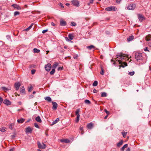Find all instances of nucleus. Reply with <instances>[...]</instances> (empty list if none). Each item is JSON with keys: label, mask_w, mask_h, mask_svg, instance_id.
I'll return each mask as SVG.
<instances>
[{"label": "nucleus", "mask_w": 151, "mask_h": 151, "mask_svg": "<svg viewBox=\"0 0 151 151\" xmlns=\"http://www.w3.org/2000/svg\"><path fill=\"white\" fill-rule=\"evenodd\" d=\"M116 60L118 61L120 64H122V61L121 60H123L127 58L126 56L124 55L120 54L116 55Z\"/></svg>", "instance_id": "nucleus-1"}, {"label": "nucleus", "mask_w": 151, "mask_h": 151, "mask_svg": "<svg viewBox=\"0 0 151 151\" xmlns=\"http://www.w3.org/2000/svg\"><path fill=\"white\" fill-rule=\"evenodd\" d=\"M135 58L137 61L140 62L143 60V57L141 53L137 52L135 53Z\"/></svg>", "instance_id": "nucleus-2"}, {"label": "nucleus", "mask_w": 151, "mask_h": 151, "mask_svg": "<svg viewBox=\"0 0 151 151\" xmlns=\"http://www.w3.org/2000/svg\"><path fill=\"white\" fill-rule=\"evenodd\" d=\"M136 6V4H128L127 7V9L129 10H134Z\"/></svg>", "instance_id": "nucleus-3"}, {"label": "nucleus", "mask_w": 151, "mask_h": 151, "mask_svg": "<svg viewBox=\"0 0 151 151\" xmlns=\"http://www.w3.org/2000/svg\"><path fill=\"white\" fill-rule=\"evenodd\" d=\"M117 9V8L114 6H111L105 8V10L107 11H116Z\"/></svg>", "instance_id": "nucleus-4"}, {"label": "nucleus", "mask_w": 151, "mask_h": 151, "mask_svg": "<svg viewBox=\"0 0 151 151\" xmlns=\"http://www.w3.org/2000/svg\"><path fill=\"white\" fill-rule=\"evenodd\" d=\"M38 148L40 149H45L46 147V145L42 143L41 144L39 142H37Z\"/></svg>", "instance_id": "nucleus-5"}, {"label": "nucleus", "mask_w": 151, "mask_h": 151, "mask_svg": "<svg viewBox=\"0 0 151 151\" xmlns=\"http://www.w3.org/2000/svg\"><path fill=\"white\" fill-rule=\"evenodd\" d=\"M51 67V64L50 63H48L45 65V69L47 71H49L50 70Z\"/></svg>", "instance_id": "nucleus-6"}, {"label": "nucleus", "mask_w": 151, "mask_h": 151, "mask_svg": "<svg viewBox=\"0 0 151 151\" xmlns=\"http://www.w3.org/2000/svg\"><path fill=\"white\" fill-rule=\"evenodd\" d=\"M20 86V84L19 82L16 83L14 85V86L16 90L17 91H18L19 89Z\"/></svg>", "instance_id": "nucleus-7"}, {"label": "nucleus", "mask_w": 151, "mask_h": 151, "mask_svg": "<svg viewBox=\"0 0 151 151\" xmlns=\"http://www.w3.org/2000/svg\"><path fill=\"white\" fill-rule=\"evenodd\" d=\"M72 4L74 6L78 7L79 6V2L77 0H73L72 1Z\"/></svg>", "instance_id": "nucleus-8"}, {"label": "nucleus", "mask_w": 151, "mask_h": 151, "mask_svg": "<svg viewBox=\"0 0 151 151\" xmlns=\"http://www.w3.org/2000/svg\"><path fill=\"white\" fill-rule=\"evenodd\" d=\"M52 104L53 105L52 109H53L56 110L57 109L58 107V104L57 103L55 102H52Z\"/></svg>", "instance_id": "nucleus-9"}, {"label": "nucleus", "mask_w": 151, "mask_h": 151, "mask_svg": "<svg viewBox=\"0 0 151 151\" xmlns=\"http://www.w3.org/2000/svg\"><path fill=\"white\" fill-rule=\"evenodd\" d=\"M138 18L139 19V20L140 22H142L145 19L144 17V16L140 14H138Z\"/></svg>", "instance_id": "nucleus-10"}, {"label": "nucleus", "mask_w": 151, "mask_h": 151, "mask_svg": "<svg viewBox=\"0 0 151 151\" xmlns=\"http://www.w3.org/2000/svg\"><path fill=\"white\" fill-rule=\"evenodd\" d=\"M93 123L91 122L87 124V127L89 129H91L93 127Z\"/></svg>", "instance_id": "nucleus-11"}, {"label": "nucleus", "mask_w": 151, "mask_h": 151, "mask_svg": "<svg viewBox=\"0 0 151 151\" xmlns=\"http://www.w3.org/2000/svg\"><path fill=\"white\" fill-rule=\"evenodd\" d=\"M66 22L63 20H61L60 22V25L61 26H65L66 25Z\"/></svg>", "instance_id": "nucleus-12"}, {"label": "nucleus", "mask_w": 151, "mask_h": 151, "mask_svg": "<svg viewBox=\"0 0 151 151\" xmlns=\"http://www.w3.org/2000/svg\"><path fill=\"white\" fill-rule=\"evenodd\" d=\"M3 103L4 104L7 105H9L11 104V102L9 100L7 99L5 100L4 101Z\"/></svg>", "instance_id": "nucleus-13"}, {"label": "nucleus", "mask_w": 151, "mask_h": 151, "mask_svg": "<svg viewBox=\"0 0 151 151\" xmlns=\"http://www.w3.org/2000/svg\"><path fill=\"white\" fill-rule=\"evenodd\" d=\"M60 141L62 142H65L66 143H69L70 142V140L67 139H62Z\"/></svg>", "instance_id": "nucleus-14"}, {"label": "nucleus", "mask_w": 151, "mask_h": 151, "mask_svg": "<svg viewBox=\"0 0 151 151\" xmlns=\"http://www.w3.org/2000/svg\"><path fill=\"white\" fill-rule=\"evenodd\" d=\"M12 6L14 8L16 9H21L19 5L16 4H12Z\"/></svg>", "instance_id": "nucleus-15"}, {"label": "nucleus", "mask_w": 151, "mask_h": 151, "mask_svg": "<svg viewBox=\"0 0 151 151\" xmlns=\"http://www.w3.org/2000/svg\"><path fill=\"white\" fill-rule=\"evenodd\" d=\"M32 131V129L31 128L29 127H27L26 129V132L27 133H31Z\"/></svg>", "instance_id": "nucleus-16"}, {"label": "nucleus", "mask_w": 151, "mask_h": 151, "mask_svg": "<svg viewBox=\"0 0 151 151\" xmlns=\"http://www.w3.org/2000/svg\"><path fill=\"white\" fill-rule=\"evenodd\" d=\"M134 38V37L133 36H129L127 39V40L128 42H130Z\"/></svg>", "instance_id": "nucleus-17"}, {"label": "nucleus", "mask_w": 151, "mask_h": 151, "mask_svg": "<svg viewBox=\"0 0 151 151\" xmlns=\"http://www.w3.org/2000/svg\"><path fill=\"white\" fill-rule=\"evenodd\" d=\"M145 40L147 41H150L151 40V35H147L145 37Z\"/></svg>", "instance_id": "nucleus-18"}, {"label": "nucleus", "mask_w": 151, "mask_h": 151, "mask_svg": "<svg viewBox=\"0 0 151 151\" xmlns=\"http://www.w3.org/2000/svg\"><path fill=\"white\" fill-rule=\"evenodd\" d=\"M25 120V119L23 118H21L17 120V122L19 123H22Z\"/></svg>", "instance_id": "nucleus-19"}, {"label": "nucleus", "mask_w": 151, "mask_h": 151, "mask_svg": "<svg viewBox=\"0 0 151 151\" xmlns=\"http://www.w3.org/2000/svg\"><path fill=\"white\" fill-rule=\"evenodd\" d=\"M45 100L48 101L49 102H51L52 101L51 98L49 96H47L45 98Z\"/></svg>", "instance_id": "nucleus-20"}, {"label": "nucleus", "mask_w": 151, "mask_h": 151, "mask_svg": "<svg viewBox=\"0 0 151 151\" xmlns=\"http://www.w3.org/2000/svg\"><path fill=\"white\" fill-rule=\"evenodd\" d=\"M35 120L37 122L41 123L42 122V120L40 116H37L35 119Z\"/></svg>", "instance_id": "nucleus-21"}, {"label": "nucleus", "mask_w": 151, "mask_h": 151, "mask_svg": "<svg viewBox=\"0 0 151 151\" xmlns=\"http://www.w3.org/2000/svg\"><path fill=\"white\" fill-rule=\"evenodd\" d=\"M68 37L70 40H72L74 38V36H73V34H70L68 35Z\"/></svg>", "instance_id": "nucleus-22"}, {"label": "nucleus", "mask_w": 151, "mask_h": 151, "mask_svg": "<svg viewBox=\"0 0 151 151\" xmlns=\"http://www.w3.org/2000/svg\"><path fill=\"white\" fill-rule=\"evenodd\" d=\"M33 52L34 53H39L40 52V50L37 48H35L33 49Z\"/></svg>", "instance_id": "nucleus-23"}, {"label": "nucleus", "mask_w": 151, "mask_h": 151, "mask_svg": "<svg viewBox=\"0 0 151 151\" xmlns=\"http://www.w3.org/2000/svg\"><path fill=\"white\" fill-rule=\"evenodd\" d=\"M86 48L90 50L95 48V47L93 45H91L89 46H87Z\"/></svg>", "instance_id": "nucleus-24"}, {"label": "nucleus", "mask_w": 151, "mask_h": 151, "mask_svg": "<svg viewBox=\"0 0 151 151\" xmlns=\"http://www.w3.org/2000/svg\"><path fill=\"white\" fill-rule=\"evenodd\" d=\"M128 146V144H126L124 145L121 149V151H124L125 148H126Z\"/></svg>", "instance_id": "nucleus-25"}, {"label": "nucleus", "mask_w": 151, "mask_h": 151, "mask_svg": "<svg viewBox=\"0 0 151 151\" xmlns=\"http://www.w3.org/2000/svg\"><path fill=\"white\" fill-rule=\"evenodd\" d=\"M33 87L31 85H30V87H28V91L29 92L33 90Z\"/></svg>", "instance_id": "nucleus-26"}, {"label": "nucleus", "mask_w": 151, "mask_h": 151, "mask_svg": "<svg viewBox=\"0 0 151 151\" xmlns=\"http://www.w3.org/2000/svg\"><path fill=\"white\" fill-rule=\"evenodd\" d=\"M25 92V90L24 86H23L22 88H20V92L23 93H24Z\"/></svg>", "instance_id": "nucleus-27"}, {"label": "nucleus", "mask_w": 151, "mask_h": 151, "mask_svg": "<svg viewBox=\"0 0 151 151\" xmlns=\"http://www.w3.org/2000/svg\"><path fill=\"white\" fill-rule=\"evenodd\" d=\"M59 119L58 118H57L53 122L52 124V125H53L57 123L59 121Z\"/></svg>", "instance_id": "nucleus-28"}, {"label": "nucleus", "mask_w": 151, "mask_h": 151, "mask_svg": "<svg viewBox=\"0 0 151 151\" xmlns=\"http://www.w3.org/2000/svg\"><path fill=\"white\" fill-rule=\"evenodd\" d=\"M123 142L122 140L120 141V142L117 144V146L118 147H120L122 144Z\"/></svg>", "instance_id": "nucleus-29"}, {"label": "nucleus", "mask_w": 151, "mask_h": 151, "mask_svg": "<svg viewBox=\"0 0 151 151\" xmlns=\"http://www.w3.org/2000/svg\"><path fill=\"white\" fill-rule=\"evenodd\" d=\"M85 103L87 104H91V102L90 101L86 99L85 100Z\"/></svg>", "instance_id": "nucleus-30"}, {"label": "nucleus", "mask_w": 151, "mask_h": 151, "mask_svg": "<svg viewBox=\"0 0 151 151\" xmlns=\"http://www.w3.org/2000/svg\"><path fill=\"white\" fill-rule=\"evenodd\" d=\"M2 89L4 91H8L11 90V88L9 87V88H7L5 87H2Z\"/></svg>", "instance_id": "nucleus-31"}, {"label": "nucleus", "mask_w": 151, "mask_h": 151, "mask_svg": "<svg viewBox=\"0 0 151 151\" xmlns=\"http://www.w3.org/2000/svg\"><path fill=\"white\" fill-rule=\"evenodd\" d=\"M33 24H34L33 23H32L27 28H26L25 29V30L27 31L29 30V29H30L32 28V26L33 25Z\"/></svg>", "instance_id": "nucleus-32"}, {"label": "nucleus", "mask_w": 151, "mask_h": 151, "mask_svg": "<svg viewBox=\"0 0 151 151\" xmlns=\"http://www.w3.org/2000/svg\"><path fill=\"white\" fill-rule=\"evenodd\" d=\"M80 111V109H78L76 110V116H77L78 115L79 116H80V114H79V113Z\"/></svg>", "instance_id": "nucleus-33"}, {"label": "nucleus", "mask_w": 151, "mask_h": 151, "mask_svg": "<svg viewBox=\"0 0 151 151\" xmlns=\"http://www.w3.org/2000/svg\"><path fill=\"white\" fill-rule=\"evenodd\" d=\"M98 82L97 81H94L93 84V86H96L97 85Z\"/></svg>", "instance_id": "nucleus-34"}, {"label": "nucleus", "mask_w": 151, "mask_h": 151, "mask_svg": "<svg viewBox=\"0 0 151 151\" xmlns=\"http://www.w3.org/2000/svg\"><path fill=\"white\" fill-rule=\"evenodd\" d=\"M80 116H79L78 115L77 116L76 119V122L77 123L78 122L79 120Z\"/></svg>", "instance_id": "nucleus-35"}, {"label": "nucleus", "mask_w": 151, "mask_h": 151, "mask_svg": "<svg viewBox=\"0 0 151 151\" xmlns=\"http://www.w3.org/2000/svg\"><path fill=\"white\" fill-rule=\"evenodd\" d=\"M58 63H57L55 62V63L53 65V67L54 68H55L56 67L58 66Z\"/></svg>", "instance_id": "nucleus-36"}, {"label": "nucleus", "mask_w": 151, "mask_h": 151, "mask_svg": "<svg viewBox=\"0 0 151 151\" xmlns=\"http://www.w3.org/2000/svg\"><path fill=\"white\" fill-rule=\"evenodd\" d=\"M20 14V13L19 12L16 11L14 12V16H16L17 15H19Z\"/></svg>", "instance_id": "nucleus-37"}, {"label": "nucleus", "mask_w": 151, "mask_h": 151, "mask_svg": "<svg viewBox=\"0 0 151 151\" xmlns=\"http://www.w3.org/2000/svg\"><path fill=\"white\" fill-rule=\"evenodd\" d=\"M55 72V70L54 69H52V70L50 72V75H53Z\"/></svg>", "instance_id": "nucleus-38"}, {"label": "nucleus", "mask_w": 151, "mask_h": 151, "mask_svg": "<svg viewBox=\"0 0 151 151\" xmlns=\"http://www.w3.org/2000/svg\"><path fill=\"white\" fill-rule=\"evenodd\" d=\"M101 72L100 73L102 75H103L104 73V70L103 68H102V66H101Z\"/></svg>", "instance_id": "nucleus-39"}, {"label": "nucleus", "mask_w": 151, "mask_h": 151, "mask_svg": "<svg viewBox=\"0 0 151 151\" xmlns=\"http://www.w3.org/2000/svg\"><path fill=\"white\" fill-rule=\"evenodd\" d=\"M129 75L130 76H133L134 74V71H132V72H129Z\"/></svg>", "instance_id": "nucleus-40"}, {"label": "nucleus", "mask_w": 151, "mask_h": 151, "mask_svg": "<svg viewBox=\"0 0 151 151\" xmlns=\"http://www.w3.org/2000/svg\"><path fill=\"white\" fill-rule=\"evenodd\" d=\"M122 135H123V137H125L126 136V135L127 134V132H122Z\"/></svg>", "instance_id": "nucleus-41"}, {"label": "nucleus", "mask_w": 151, "mask_h": 151, "mask_svg": "<svg viewBox=\"0 0 151 151\" xmlns=\"http://www.w3.org/2000/svg\"><path fill=\"white\" fill-rule=\"evenodd\" d=\"M78 57V55L77 54H75L73 55V58L75 59H77Z\"/></svg>", "instance_id": "nucleus-42"}, {"label": "nucleus", "mask_w": 151, "mask_h": 151, "mask_svg": "<svg viewBox=\"0 0 151 151\" xmlns=\"http://www.w3.org/2000/svg\"><path fill=\"white\" fill-rule=\"evenodd\" d=\"M34 125L35 127H36L37 128H39V127L37 123H34Z\"/></svg>", "instance_id": "nucleus-43"}, {"label": "nucleus", "mask_w": 151, "mask_h": 151, "mask_svg": "<svg viewBox=\"0 0 151 151\" xmlns=\"http://www.w3.org/2000/svg\"><path fill=\"white\" fill-rule=\"evenodd\" d=\"M65 39L66 41H69L70 42H73L70 40H69L68 38L67 37H65Z\"/></svg>", "instance_id": "nucleus-44"}, {"label": "nucleus", "mask_w": 151, "mask_h": 151, "mask_svg": "<svg viewBox=\"0 0 151 151\" xmlns=\"http://www.w3.org/2000/svg\"><path fill=\"white\" fill-rule=\"evenodd\" d=\"M105 34L107 36H109L110 35V32L108 31H106L105 32Z\"/></svg>", "instance_id": "nucleus-45"}, {"label": "nucleus", "mask_w": 151, "mask_h": 151, "mask_svg": "<svg viewBox=\"0 0 151 151\" xmlns=\"http://www.w3.org/2000/svg\"><path fill=\"white\" fill-rule=\"evenodd\" d=\"M104 112H105L106 114L109 115L110 114V113L109 112L107 111L106 109H104Z\"/></svg>", "instance_id": "nucleus-46"}, {"label": "nucleus", "mask_w": 151, "mask_h": 151, "mask_svg": "<svg viewBox=\"0 0 151 151\" xmlns=\"http://www.w3.org/2000/svg\"><path fill=\"white\" fill-rule=\"evenodd\" d=\"M0 131L2 132H4L5 131V128L3 127L1 129Z\"/></svg>", "instance_id": "nucleus-47"}, {"label": "nucleus", "mask_w": 151, "mask_h": 151, "mask_svg": "<svg viewBox=\"0 0 151 151\" xmlns=\"http://www.w3.org/2000/svg\"><path fill=\"white\" fill-rule=\"evenodd\" d=\"M36 70L35 69H33L32 70H31V73L32 74H34Z\"/></svg>", "instance_id": "nucleus-48"}, {"label": "nucleus", "mask_w": 151, "mask_h": 151, "mask_svg": "<svg viewBox=\"0 0 151 151\" xmlns=\"http://www.w3.org/2000/svg\"><path fill=\"white\" fill-rule=\"evenodd\" d=\"M6 38L8 40H10V39H11V37L9 35H6Z\"/></svg>", "instance_id": "nucleus-49"}, {"label": "nucleus", "mask_w": 151, "mask_h": 151, "mask_svg": "<svg viewBox=\"0 0 151 151\" xmlns=\"http://www.w3.org/2000/svg\"><path fill=\"white\" fill-rule=\"evenodd\" d=\"M123 64L124 65V66L123 65H122V66L123 68H124V66H127V63L124 62V63Z\"/></svg>", "instance_id": "nucleus-50"}, {"label": "nucleus", "mask_w": 151, "mask_h": 151, "mask_svg": "<svg viewBox=\"0 0 151 151\" xmlns=\"http://www.w3.org/2000/svg\"><path fill=\"white\" fill-rule=\"evenodd\" d=\"M71 25L72 26H75L76 25V23L75 22H71Z\"/></svg>", "instance_id": "nucleus-51"}, {"label": "nucleus", "mask_w": 151, "mask_h": 151, "mask_svg": "<svg viewBox=\"0 0 151 151\" xmlns=\"http://www.w3.org/2000/svg\"><path fill=\"white\" fill-rule=\"evenodd\" d=\"M3 101V99L0 96V105H1V103H2V102Z\"/></svg>", "instance_id": "nucleus-52"}, {"label": "nucleus", "mask_w": 151, "mask_h": 151, "mask_svg": "<svg viewBox=\"0 0 151 151\" xmlns=\"http://www.w3.org/2000/svg\"><path fill=\"white\" fill-rule=\"evenodd\" d=\"M93 0H90L89 1V3L88 4L89 5L90 4H92L93 3Z\"/></svg>", "instance_id": "nucleus-53"}, {"label": "nucleus", "mask_w": 151, "mask_h": 151, "mask_svg": "<svg viewBox=\"0 0 151 151\" xmlns=\"http://www.w3.org/2000/svg\"><path fill=\"white\" fill-rule=\"evenodd\" d=\"M48 31L47 29H45V30H43L42 31V33H45L46 32H47Z\"/></svg>", "instance_id": "nucleus-54"}, {"label": "nucleus", "mask_w": 151, "mask_h": 151, "mask_svg": "<svg viewBox=\"0 0 151 151\" xmlns=\"http://www.w3.org/2000/svg\"><path fill=\"white\" fill-rule=\"evenodd\" d=\"M93 92L94 93H96L97 92V91L96 90V89H94L93 90Z\"/></svg>", "instance_id": "nucleus-55"}, {"label": "nucleus", "mask_w": 151, "mask_h": 151, "mask_svg": "<svg viewBox=\"0 0 151 151\" xmlns=\"http://www.w3.org/2000/svg\"><path fill=\"white\" fill-rule=\"evenodd\" d=\"M121 0H116V2L117 3H120Z\"/></svg>", "instance_id": "nucleus-56"}, {"label": "nucleus", "mask_w": 151, "mask_h": 151, "mask_svg": "<svg viewBox=\"0 0 151 151\" xmlns=\"http://www.w3.org/2000/svg\"><path fill=\"white\" fill-rule=\"evenodd\" d=\"M144 51H149V50L147 49V47H146L144 49Z\"/></svg>", "instance_id": "nucleus-57"}, {"label": "nucleus", "mask_w": 151, "mask_h": 151, "mask_svg": "<svg viewBox=\"0 0 151 151\" xmlns=\"http://www.w3.org/2000/svg\"><path fill=\"white\" fill-rule=\"evenodd\" d=\"M62 67H58V70H62Z\"/></svg>", "instance_id": "nucleus-58"}, {"label": "nucleus", "mask_w": 151, "mask_h": 151, "mask_svg": "<svg viewBox=\"0 0 151 151\" xmlns=\"http://www.w3.org/2000/svg\"><path fill=\"white\" fill-rule=\"evenodd\" d=\"M109 115L106 114V115L104 117V119H106L108 116Z\"/></svg>", "instance_id": "nucleus-59"}, {"label": "nucleus", "mask_w": 151, "mask_h": 151, "mask_svg": "<svg viewBox=\"0 0 151 151\" xmlns=\"http://www.w3.org/2000/svg\"><path fill=\"white\" fill-rule=\"evenodd\" d=\"M101 96L104 97V92H103L101 93Z\"/></svg>", "instance_id": "nucleus-60"}, {"label": "nucleus", "mask_w": 151, "mask_h": 151, "mask_svg": "<svg viewBox=\"0 0 151 151\" xmlns=\"http://www.w3.org/2000/svg\"><path fill=\"white\" fill-rule=\"evenodd\" d=\"M51 25L53 26H55V24L53 23V22H51Z\"/></svg>", "instance_id": "nucleus-61"}, {"label": "nucleus", "mask_w": 151, "mask_h": 151, "mask_svg": "<svg viewBox=\"0 0 151 151\" xmlns=\"http://www.w3.org/2000/svg\"><path fill=\"white\" fill-rule=\"evenodd\" d=\"M83 127H81L80 128V129L81 130L83 131Z\"/></svg>", "instance_id": "nucleus-62"}, {"label": "nucleus", "mask_w": 151, "mask_h": 151, "mask_svg": "<svg viewBox=\"0 0 151 151\" xmlns=\"http://www.w3.org/2000/svg\"><path fill=\"white\" fill-rule=\"evenodd\" d=\"M126 151H130V148H128L126 150Z\"/></svg>", "instance_id": "nucleus-63"}, {"label": "nucleus", "mask_w": 151, "mask_h": 151, "mask_svg": "<svg viewBox=\"0 0 151 151\" xmlns=\"http://www.w3.org/2000/svg\"><path fill=\"white\" fill-rule=\"evenodd\" d=\"M9 151H14V149L11 148V149H10Z\"/></svg>", "instance_id": "nucleus-64"}]
</instances>
